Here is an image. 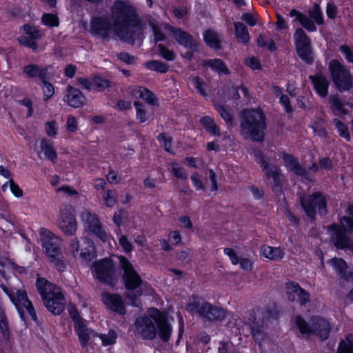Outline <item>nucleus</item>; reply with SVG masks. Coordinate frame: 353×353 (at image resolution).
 I'll use <instances>...</instances> for the list:
<instances>
[{"label": "nucleus", "instance_id": "nucleus-1", "mask_svg": "<svg viewBox=\"0 0 353 353\" xmlns=\"http://www.w3.org/2000/svg\"><path fill=\"white\" fill-rule=\"evenodd\" d=\"M113 24L108 17L94 18L91 22L92 32L103 39L112 30L121 40L134 43L143 30L141 19L135 8L125 2L116 1L112 10Z\"/></svg>", "mask_w": 353, "mask_h": 353}, {"label": "nucleus", "instance_id": "nucleus-2", "mask_svg": "<svg viewBox=\"0 0 353 353\" xmlns=\"http://www.w3.org/2000/svg\"><path fill=\"white\" fill-rule=\"evenodd\" d=\"M267 128L265 117L261 110L245 109L240 114V134L245 139L262 142Z\"/></svg>", "mask_w": 353, "mask_h": 353}, {"label": "nucleus", "instance_id": "nucleus-3", "mask_svg": "<svg viewBox=\"0 0 353 353\" xmlns=\"http://www.w3.org/2000/svg\"><path fill=\"white\" fill-rule=\"evenodd\" d=\"M288 15L293 18L292 24L294 28L298 25L301 26L296 28L293 39L299 57L307 63H309V37L306 30L309 31V18L295 9L291 10Z\"/></svg>", "mask_w": 353, "mask_h": 353}, {"label": "nucleus", "instance_id": "nucleus-4", "mask_svg": "<svg viewBox=\"0 0 353 353\" xmlns=\"http://www.w3.org/2000/svg\"><path fill=\"white\" fill-rule=\"evenodd\" d=\"M41 241L48 261L59 272L66 268L65 259L62 252L61 239L50 231L41 230Z\"/></svg>", "mask_w": 353, "mask_h": 353}, {"label": "nucleus", "instance_id": "nucleus-5", "mask_svg": "<svg viewBox=\"0 0 353 353\" xmlns=\"http://www.w3.org/2000/svg\"><path fill=\"white\" fill-rule=\"evenodd\" d=\"M36 286L48 311L54 315L61 314L65 303L60 288L43 278L37 279Z\"/></svg>", "mask_w": 353, "mask_h": 353}, {"label": "nucleus", "instance_id": "nucleus-6", "mask_svg": "<svg viewBox=\"0 0 353 353\" xmlns=\"http://www.w3.org/2000/svg\"><path fill=\"white\" fill-rule=\"evenodd\" d=\"M353 216V205H350L346 211ZM340 225L334 224L329 228L332 242L339 249H353V243L347 236L346 232L353 233V219L343 216L340 220Z\"/></svg>", "mask_w": 353, "mask_h": 353}, {"label": "nucleus", "instance_id": "nucleus-7", "mask_svg": "<svg viewBox=\"0 0 353 353\" xmlns=\"http://www.w3.org/2000/svg\"><path fill=\"white\" fill-rule=\"evenodd\" d=\"M1 288L14 305L22 319L26 314H28L34 321L37 320V317L34 308L24 290L9 285H1Z\"/></svg>", "mask_w": 353, "mask_h": 353}, {"label": "nucleus", "instance_id": "nucleus-8", "mask_svg": "<svg viewBox=\"0 0 353 353\" xmlns=\"http://www.w3.org/2000/svg\"><path fill=\"white\" fill-rule=\"evenodd\" d=\"M92 272L99 282L110 287L116 285L118 281L116 267L110 259L105 258L94 263Z\"/></svg>", "mask_w": 353, "mask_h": 353}, {"label": "nucleus", "instance_id": "nucleus-9", "mask_svg": "<svg viewBox=\"0 0 353 353\" xmlns=\"http://www.w3.org/2000/svg\"><path fill=\"white\" fill-rule=\"evenodd\" d=\"M270 317L269 312L256 316L254 311H250L245 320L246 324L250 327L252 337L260 345L261 342L268 339V324Z\"/></svg>", "mask_w": 353, "mask_h": 353}, {"label": "nucleus", "instance_id": "nucleus-10", "mask_svg": "<svg viewBox=\"0 0 353 353\" xmlns=\"http://www.w3.org/2000/svg\"><path fill=\"white\" fill-rule=\"evenodd\" d=\"M187 310L192 314H197L209 320H222L225 312L222 308L213 306L203 299H196L187 305Z\"/></svg>", "mask_w": 353, "mask_h": 353}, {"label": "nucleus", "instance_id": "nucleus-11", "mask_svg": "<svg viewBox=\"0 0 353 353\" xmlns=\"http://www.w3.org/2000/svg\"><path fill=\"white\" fill-rule=\"evenodd\" d=\"M119 265L123 270V281L127 290H137L138 295L142 294V285L144 284L141 276L134 270L132 263L123 256H118Z\"/></svg>", "mask_w": 353, "mask_h": 353}, {"label": "nucleus", "instance_id": "nucleus-12", "mask_svg": "<svg viewBox=\"0 0 353 353\" xmlns=\"http://www.w3.org/2000/svg\"><path fill=\"white\" fill-rule=\"evenodd\" d=\"M333 81L341 91H346L352 86V79L350 72L339 61L332 60L329 65Z\"/></svg>", "mask_w": 353, "mask_h": 353}, {"label": "nucleus", "instance_id": "nucleus-13", "mask_svg": "<svg viewBox=\"0 0 353 353\" xmlns=\"http://www.w3.org/2000/svg\"><path fill=\"white\" fill-rule=\"evenodd\" d=\"M134 334L143 340H152L157 334L155 320L151 316L150 310L148 315H143L137 319L134 324Z\"/></svg>", "mask_w": 353, "mask_h": 353}, {"label": "nucleus", "instance_id": "nucleus-14", "mask_svg": "<svg viewBox=\"0 0 353 353\" xmlns=\"http://www.w3.org/2000/svg\"><path fill=\"white\" fill-rule=\"evenodd\" d=\"M81 219L87 231L104 242L108 239L109 236L95 213L85 210L81 214Z\"/></svg>", "mask_w": 353, "mask_h": 353}, {"label": "nucleus", "instance_id": "nucleus-15", "mask_svg": "<svg viewBox=\"0 0 353 353\" xmlns=\"http://www.w3.org/2000/svg\"><path fill=\"white\" fill-rule=\"evenodd\" d=\"M58 225L65 234L68 236L74 234L77 224L74 210L71 205H65L61 209Z\"/></svg>", "mask_w": 353, "mask_h": 353}, {"label": "nucleus", "instance_id": "nucleus-16", "mask_svg": "<svg viewBox=\"0 0 353 353\" xmlns=\"http://www.w3.org/2000/svg\"><path fill=\"white\" fill-rule=\"evenodd\" d=\"M150 314L155 320V325L159 338L163 342L168 341L172 334V328L168 321L166 314L157 308H151Z\"/></svg>", "mask_w": 353, "mask_h": 353}, {"label": "nucleus", "instance_id": "nucleus-17", "mask_svg": "<svg viewBox=\"0 0 353 353\" xmlns=\"http://www.w3.org/2000/svg\"><path fill=\"white\" fill-rule=\"evenodd\" d=\"M165 28L170 32V35L179 44L191 50H196L197 48V42L186 32L169 25H166Z\"/></svg>", "mask_w": 353, "mask_h": 353}, {"label": "nucleus", "instance_id": "nucleus-18", "mask_svg": "<svg viewBox=\"0 0 353 353\" xmlns=\"http://www.w3.org/2000/svg\"><path fill=\"white\" fill-rule=\"evenodd\" d=\"M286 294L289 301H296L301 306L307 303V293L296 283H286Z\"/></svg>", "mask_w": 353, "mask_h": 353}, {"label": "nucleus", "instance_id": "nucleus-19", "mask_svg": "<svg viewBox=\"0 0 353 353\" xmlns=\"http://www.w3.org/2000/svg\"><path fill=\"white\" fill-rule=\"evenodd\" d=\"M330 331V325L323 318L316 316L310 320V333H313L322 340L327 339Z\"/></svg>", "mask_w": 353, "mask_h": 353}, {"label": "nucleus", "instance_id": "nucleus-20", "mask_svg": "<svg viewBox=\"0 0 353 353\" xmlns=\"http://www.w3.org/2000/svg\"><path fill=\"white\" fill-rule=\"evenodd\" d=\"M102 301L106 307L111 310L121 314L125 313L124 303L121 296L104 292L102 294Z\"/></svg>", "mask_w": 353, "mask_h": 353}, {"label": "nucleus", "instance_id": "nucleus-21", "mask_svg": "<svg viewBox=\"0 0 353 353\" xmlns=\"http://www.w3.org/2000/svg\"><path fill=\"white\" fill-rule=\"evenodd\" d=\"M327 212L326 203L324 196L316 192L310 195V217L312 215L322 216Z\"/></svg>", "mask_w": 353, "mask_h": 353}, {"label": "nucleus", "instance_id": "nucleus-22", "mask_svg": "<svg viewBox=\"0 0 353 353\" xmlns=\"http://www.w3.org/2000/svg\"><path fill=\"white\" fill-rule=\"evenodd\" d=\"M74 330L79 336L80 343L83 347L87 346L88 342L91 337L98 336L97 333L86 327L84 321H79L77 325H74Z\"/></svg>", "mask_w": 353, "mask_h": 353}, {"label": "nucleus", "instance_id": "nucleus-23", "mask_svg": "<svg viewBox=\"0 0 353 353\" xmlns=\"http://www.w3.org/2000/svg\"><path fill=\"white\" fill-rule=\"evenodd\" d=\"M49 70V67L41 68L37 65L29 64L24 66L23 71L28 77H39L41 80H44L49 79L50 77Z\"/></svg>", "mask_w": 353, "mask_h": 353}, {"label": "nucleus", "instance_id": "nucleus-24", "mask_svg": "<svg viewBox=\"0 0 353 353\" xmlns=\"http://www.w3.org/2000/svg\"><path fill=\"white\" fill-rule=\"evenodd\" d=\"M67 92V101L69 105L77 108L84 104L85 99L79 90L68 85Z\"/></svg>", "mask_w": 353, "mask_h": 353}, {"label": "nucleus", "instance_id": "nucleus-25", "mask_svg": "<svg viewBox=\"0 0 353 353\" xmlns=\"http://www.w3.org/2000/svg\"><path fill=\"white\" fill-rule=\"evenodd\" d=\"M283 158L285 165L288 170L293 171L298 176L307 179V173L305 169L299 164L296 158L290 154H284Z\"/></svg>", "mask_w": 353, "mask_h": 353}, {"label": "nucleus", "instance_id": "nucleus-26", "mask_svg": "<svg viewBox=\"0 0 353 353\" xmlns=\"http://www.w3.org/2000/svg\"><path fill=\"white\" fill-rule=\"evenodd\" d=\"M329 263L341 277L347 281H353V272H347V266L345 261L341 259H332Z\"/></svg>", "mask_w": 353, "mask_h": 353}, {"label": "nucleus", "instance_id": "nucleus-27", "mask_svg": "<svg viewBox=\"0 0 353 353\" xmlns=\"http://www.w3.org/2000/svg\"><path fill=\"white\" fill-rule=\"evenodd\" d=\"M261 254L272 261H279L283 259L284 253L280 248L263 245L261 248Z\"/></svg>", "mask_w": 353, "mask_h": 353}, {"label": "nucleus", "instance_id": "nucleus-28", "mask_svg": "<svg viewBox=\"0 0 353 353\" xmlns=\"http://www.w3.org/2000/svg\"><path fill=\"white\" fill-rule=\"evenodd\" d=\"M132 94L136 97L142 99L145 102L151 105H155L157 101V99L154 93L143 87L134 88L132 90Z\"/></svg>", "mask_w": 353, "mask_h": 353}, {"label": "nucleus", "instance_id": "nucleus-29", "mask_svg": "<svg viewBox=\"0 0 353 353\" xmlns=\"http://www.w3.org/2000/svg\"><path fill=\"white\" fill-rule=\"evenodd\" d=\"M263 171L268 178H272L274 181H276L281 178V174L280 173L279 168L277 165L270 163L268 162L263 161Z\"/></svg>", "mask_w": 353, "mask_h": 353}, {"label": "nucleus", "instance_id": "nucleus-30", "mask_svg": "<svg viewBox=\"0 0 353 353\" xmlns=\"http://www.w3.org/2000/svg\"><path fill=\"white\" fill-rule=\"evenodd\" d=\"M313 83L316 92L321 97H325L327 94L328 81L325 77L316 76L313 79Z\"/></svg>", "mask_w": 353, "mask_h": 353}, {"label": "nucleus", "instance_id": "nucleus-31", "mask_svg": "<svg viewBox=\"0 0 353 353\" xmlns=\"http://www.w3.org/2000/svg\"><path fill=\"white\" fill-rule=\"evenodd\" d=\"M235 34L239 41L246 43L250 40L248 30L246 26L241 22H235L234 23Z\"/></svg>", "mask_w": 353, "mask_h": 353}, {"label": "nucleus", "instance_id": "nucleus-32", "mask_svg": "<svg viewBox=\"0 0 353 353\" xmlns=\"http://www.w3.org/2000/svg\"><path fill=\"white\" fill-rule=\"evenodd\" d=\"M41 148L44 153L45 158L50 160L52 163H55L57 158V152L53 146L46 139H41Z\"/></svg>", "mask_w": 353, "mask_h": 353}, {"label": "nucleus", "instance_id": "nucleus-33", "mask_svg": "<svg viewBox=\"0 0 353 353\" xmlns=\"http://www.w3.org/2000/svg\"><path fill=\"white\" fill-rule=\"evenodd\" d=\"M201 123L205 128L207 129L208 132H210L213 135L220 136V130L219 126L215 123L213 119L210 117H202L200 120Z\"/></svg>", "mask_w": 353, "mask_h": 353}, {"label": "nucleus", "instance_id": "nucleus-34", "mask_svg": "<svg viewBox=\"0 0 353 353\" xmlns=\"http://www.w3.org/2000/svg\"><path fill=\"white\" fill-rule=\"evenodd\" d=\"M93 83L94 88H97L100 92L114 86V83L112 81L102 77H95L93 78Z\"/></svg>", "mask_w": 353, "mask_h": 353}, {"label": "nucleus", "instance_id": "nucleus-35", "mask_svg": "<svg viewBox=\"0 0 353 353\" xmlns=\"http://www.w3.org/2000/svg\"><path fill=\"white\" fill-rule=\"evenodd\" d=\"M83 243L85 245L84 248L81 247L80 256L85 261H91L92 258L93 244L89 239H84Z\"/></svg>", "mask_w": 353, "mask_h": 353}, {"label": "nucleus", "instance_id": "nucleus-36", "mask_svg": "<svg viewBox=\"0 0 353 353\" xmlns=\"http://www.w3.org/2000/svg\"><path fill=\"white\" fill-rule=\"evenodd\" d=\"M346 105L352 107L350 103H343V102L337 97H332V109L336 114H347L348 111L345 108Z\"/></svg>", "mask_w": 353, "mask_h": 353}, {"label": "nucleus", "instance_id": "nucleus-37", "mask_svg": "<svg viewBox=\"0 0 353 353\" xmlns=\"http://www.w3.org/2000/svg\"><path fill=\"white\" fill-rule=\"evenodd\" d=\"M337 353H353V336L347 335L340 342Z\"/></svg>", "mask_w": 353, "mask_h": 353}, {"label": "nucleus", "instance_id": "nucleus-38", "mask_svg": "<svg viewBox=\"0 0 353 353\" xmlns=\"http://www.w3.org/2000/svg\"><path fill=\"white\" fill-rule=\"evenodd\" d=\"M333 122L339 134L346 141H350L351 137L347 126L338 119H334Z\"/></svg>", "mask_w": 353, "mask_h": 353}, {"label": "nucleus", "instance_id": "nucleus-39", "mask_svg": "<svg viewBox=\"0 0 353 353\" xmlns=\"http://www.w3.org/2000/svg\"><path fill=\"white\" fill-rule=\"evenodd\" d=\"M215 109L219 112L222 119L225 121L227 125H232L233 123V117L228 109L223 104L217 103L214 105Z\"/></svg>", "mask_w": 353, "mask_h": 353}, {"label": "nucleus", "instance_id": "nucleus-40", "mask_svg": "<svg viewBox=\"0 0 353 353\" xmlns=\"http://www.w3.org/2000/svg\"><path fill=\"white\" fill-rule=\"evenodd\" d=\"M205 65L210 67L212 70L219 72L227 74L228 70L224 63L218 59H210L205 62Z\"/></svg>", "mask_w": 353, "mask_h": 353}, {"label": "nucleus", "instance_id": "nucleus-41", "mask_svg": "<svg viewBox=\"0 0 353 353\" xmlns=\"http://www.w3.org/2000/svg\"><path fill=\"white\" fill-rule=\"evenodd\" d=\"M204 39L205 42L213 48H219V41L218 34L212 31L208 30L204 34Z\"/></svg>", "mask_w": 353, "mask_h": 353}, {"label": "nucleus", "instance_id": "nucleus-42", "mask_svg": "<svg viewBox=\"0 0 353 353\" xmlns=\"http://www.w3.org/2000/svg\"><path fill=\"white\" fill-rule=\"evenodd\" d=\"M117 192L113 190H108L102 195L105 205L108 208L113 207L117 203Z\"/></svg>", "mask_w": 353, "mask_h": 353}, {"label": "nucleus", "instance_id": "nucleus-43", "mask_svg": "<svg viewBox=\"0 0 353 353\" xmlns=\"http://www.w3.org/2000/svg\"><path fill=\"white\" fill-rule=\"evenodd\" d=\"M312 18L317 24H322L323 22L322 12H321L320 8L318 5H315L313 7V10L310 11V19ZM310 32L316 30L314 25H312L310 22Z\"/></svg>", "mask_w": 353, "mask_h": 353}, {"label": "nucleus", "instance_id": "nucleus-44", "mask_svg": "<svg viewBox=\"0 0 353 353\" xmlns=\"http://www.w3.org/2000/svg\"><path fill=\"white\" fill-rule=\"evenodd\" d=\"M146 67L149 70L157 71L161 73H165L168 70V67L165 63L157 60L146 63Z\"/></svg>", "mask_w": 353, "mask_h": 353}, {"label": "nucleus", "instance_id": "nucleus-45", "mask_svg": "<svg viewBox=\"0 0 353 353\" xmlns=\"http://www.w3.org/2000/svg\"><path fill=\"white\" fill-rule=\"evenodd\" d=\"M168 169L172 172V174L178 179H185L188 176L183 168H182L179 163H170Z\"/></svg>", "mask_w": 353, "mask_h": 353}, {"label": "nucleus", "instance_id": "nucleus-46", "mask_svg": "<svg viewBox=\"0 0 353 353\" xmlns=\"http://www.w3.org/2000/svg\"><path fill=\"white\" fill-rule=\"evenodd\" d=\"M42 22L47 26L56 27L59 26V18L53 14H43L41 18Z\"/></svg>", "mask_w": 353, "mask_h": 353}, {"label": "nucleus", "instance_id": "nucleus-47", "mask_svg": "<svg viewBox=\"0 0 353 353\" xmlns=\"http://www.w3.org/2000/svg\"><path fill=\"white\" fill-rule=\"evenodd\" d=\"M96 337H99L103 345H109L115 343L117 334L113 330H110L107 334H98Z\"/></svg>", "mask_w": 353, "mask_h": 353}, {"label": "nucleus", "instance_id": "nucleus-48", "mask_svg": "<svg viewBox=\"0 0 353 353\" xmlns=\"http://www.w3.org/2000/svg\"><path fill=\"white\" fill-rule=\"evenodd\" d=\"M23 30L25 33L35 41L42 37L41 31L36 27L25 25Z\"/></svg>", "mask_w": 353, "mask_h": 353}, {"label": "nucleus", "instance_id": "nucleus-49", "mask_svg": "<svg viewBox=\"0 0 353 353\" xmlns=\"http://www.w3.org/2000/svg\"><path fill=\"white\" fill-rule=\"evenodd\" d=\"M157 47L161 56L167 61H173L175 59L174 53L172 51L168 50L163 44H159Z\"/></svg>", "mask_w": 353, "mask_h": 353}, {"label": "nucleus", "instance_id": "nucleus-50", "mask_svg": "<svg viewBox=\"0 0 353 353\" xmlns=\"http://www.w3.org/2000/svg\"><path fill=\"white\" fill-rule=\"evenodd\" d=\"M18 41L20 44L26 46L30 48L35 50L37 48L38 45L35 41L31 39L28 35L20 36L18 37Z\"/></svg>", "mask_w": 353, "mask_h": 353}, {"label": "nucleus", "instance_id": "nucleus-51", "mask_svg": "<svg viewBox=\"0 0 353 353\" xmlns=\"http://www.w3.org/2000/svg\"><path fill=\"white\" fill-rule=\"evenodd\" d=\"M299 200L301 208L307 216H309V195L305 192L299 193Z\"/></svg>", "mask_w": 353, "mask_h": 353}, {"label": "nucleus", "instance_id": "nucleus-52", "mask_svg": "<svg viewBox=\"0 0 353 353\" xmlns=\"http://www.w3.org/2000/svg\"><path fill=\"white\" fill-rule=\"evenodd\" d=\"M158 141L160 142L161 145L163 147L165 150L169 152L171 151L172 139L165 134H160L157 137Z\"/></svg>", "mask_w": 353, "mask_h": 353}, {"label": "nucleus", "instance_id": "nucleus-53", "mask_svg": "<svg viewBox=\"0 0 353 353\" xmlns=\"http://www.w3.org/2000/svg\"><path fill=\"white\" fill-rule=\"evenodd\" d=\"M134 105L137 111V118L140 121V122H145L147 119V117L142 103L139 101H134Z\"/></svg>", "mask_w": 353, "mask_h": 353}, {"label": "nucleus", "instance_id": "nucleus-54", "mask_svg": "<svg viewBox=\"0 0 353 353\" xmlns=\"http://www.w3.org/2000/svg\"><path fill=\"white\" fill-rule=\"evenodd\" d=\"M150 24L152 29L155 43H157L158 41H164L165 39V36L161 31L160 28L152 22H150Z\"/></svg>", "mask_w": 353, "mask_h": 353}, {"label": "nucleus", "instance_id": "nucleus-55", "mask_svg": "<svg viewBox=\"0 0 353 353\" xmlns=\"http://www.w3.org/2000/svg\"><path fill=\"white\" fill-rule=\"evenodd\" d=\"M119 242L125 252H130L133 250V245L125 235H121Z\"/></svg>", "mask_w": 353, "mask_h": 353}, {"label": "nucleus", "instance_id": "nucleus-56", "mask_svg": "<svg viewBox=\"0 0 353 353\" xmlns=\"http://www.w3.org/2000/svg\"><path fill=\"white\" fill-rule=\"evenodd\" d=\"M296 323L300 332L307 336L309 334V328L307 322L302 317L298 316L296 317Z\"/></svg>", "mask_w": 353, "mask_h": 353}, {"label": "nucleus", "instance_id": "nucleus-57", "mask_svg": "<svg viewBox=\"0 0 353 353\" xmlns=\"http://www.w3.org/2000/svg\"><path fill=\"white\" fill-rule=\"evenodd\" d=\"M43 83V92L45 100H48L54 94V88L52 84L46 81V79L41 80Z\"/></svg>", "mask_w": 353, "mask_h": 353}, {"label": "nucleus", "instance_id": "nucleus-58", "mask_svg": "<svg viewBox=\"0 0 353 353\" xmlns=\"http://www.w3.org/2000/svg\"><path fill=\"white\" fill-rule=\"evenodd\" d=\"M225 254L230 257V259L233 265H236L239 263V259L236 252L230 248H225L223 250Z\"/></svg>", "mask_w": 353, "mask_h": 353}, {"label": "nucleus", "instance_id": "nucleus-59", "mask_svg": "<svg viewBox=\"0 0 353 353\" xmlns=\"http://www.w3.org/2000/svg\"><path fill=\"white\" fill-rule=\"evenodd\" d=\"M339 50L348 62L353 63V52L350 47L347 46H341L339 48Z\"/></svg>", "mask_w": 353, "mask_h": 353}, {"label": "nucleus", "instance_id": "nucleus-60", "mask_svg": "<svg viewBox=\"0 0 353 353\" xmlns=\"http://www.w3.org/2000/svg\"><path fill=\"white\" fill-rule=\"evenodd\" d=\"M81 247V246L78 239L74 238L72 240L70 245V251L72 252L74 257H76L79 254Z\"/></svg>", "mask_w": 353, "mask_h": 353}, {"label": "nucleus", "instance_id": "nucleus-61", "mask_svg": "<svg viewBox=\"0 0 353 353\" xmlns=\"http://www.w3.org/2000/svg\"><path fill=\"white\" fill-rule=\"evenodd\" d=\"M194 87L196 90L202 95L205 96L206 93L203 88V82L200 79L199 77H196L192 79Z\"/></svg>", "mask_w": 353, "mask_h": 353}, {"label": "nucleus", "instance_id": "nucleus-62", "mask_svg": "<svg viewBox=\"0 0 353 353\" xmlns=\"http://www.w3.org/2000/svg\"><path fill=\"white\" fill-rule=\"evenodd\" d=\"M0 329L3 334V338L8 339L9 336L8 324L6 316H3L1 318H0Z\"/></svg>", "mask_w": 353, "mask_h": 353}, {"label": "nucleus", "instance_id": "nucleus-63", "mask_svg": "<svg viewBox=\"0 0 353 353\" xmlns=\"http://www.w3.org/2000/svg\"><path fill=\"white\" fill-rule=\"evenodd\" d=\"M10 190L17 197H21L23 195L22 190L16 184L12 179L9 181Z\"/></svg>", "mask_w": 353, "mask_h": 353}, {"label": "nucleus", "instance_id": "nucleus-64", "mask_svg": "<svg viewBox=\"0 0 353 353\" xmlns=\"http://www.w3.org/2000/svg\"><path fill=\"white\" fill-rule=\"evenodd\" d=\"M280 103L284 107L285 111L287 112H291L292 111V108L290 105V99L287 95L281 94L280 96Z\"/></svg>", "mask_w": 353, "mask_h": 353}]
</instances>
